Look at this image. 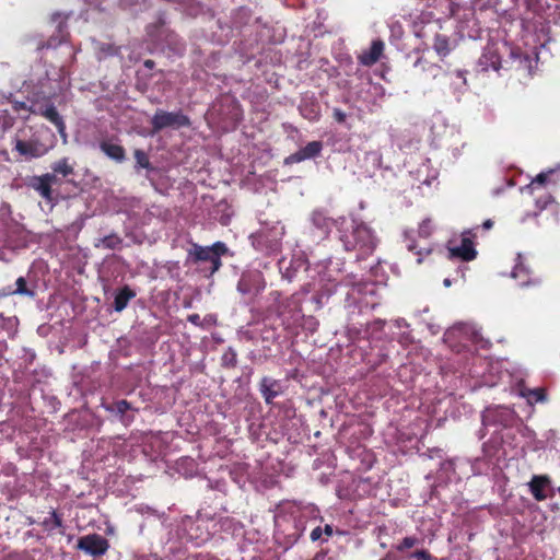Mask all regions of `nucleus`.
Segmentation results:
<instances>
[{
    "label": "nucleus",
    "mask_w": 560,
    "mask_h": 560,
    "mask_svg": "<svg viewBox=\"0 0 560 560\" xmlns=\"http://www.w3.org/2000/svg\"><path fill=\"white\" fill-rule=\"evenodd\" d=\"M282 277L292 281L298 273L303 270L307 272L311 281L305 285V292H315L313 300L322 305L324 299H328L335 291L337 284L341 281L340 262L338 260H324L308 266L302 253L294 254L291 260L282 258L278 262Z\"/></svg>",
    "instance_id": "1"
},
{
    "label": "nucleus",
    "mask_w": 560,
    "mask_h": 560,
    "mask_svg": "<svg viewBox=\"0 0 560 560\" xmlns=\"http://www.w3.org/2000/svg\"><path fill=\"white\" fill-rule=\"evenodd\" d=\"M544 48L545 45L540 44L523 51L518 47H512L508 42H489L478 59L477 67L480 71L511 68L533 75L538 67L539 51Z\"/></svg>",
    "instance_id": "2"
},
{
    "label": "nucleus",
    "mask_w": 560,
    "mask_h": 560,
    "mask_svg": "<svg viewBox=\"0 0 560 560\" xmlns=\"http://www.w3.org/2000/svg\"><path fill=\"white\" fill-rule=\"evenodd\" d=\"M413 34L421 38L427 47L431 46L441 59L447 57L458 44L451 19L442 22L440 19H431L423 14L413 22Z\"/></svg>",
    "instance_id": "3"
},
{
    "label": "nucleus",
    "mask_w": 560,
    "mask_h": 560,
    "mask_svg": "<svg viewBox=\"0 0 560 560\" xmlns=\"http://www.w3.org/2000/svg\"><path fill=\"white\" fill-rule=\"evenodd\" d=\"M479 366L471 370L472 377L479 378V386L493 387L499 384L511 389L513 384L525 380L526 372L506 359H479Z\"/></svg>",
    "instance_id": "4"
},
{
    "label": "nucleus",
    "mask_w": 560,
    "mask_h": 560,
    "mask_svg": "<svg viewBox=\"0 0 560 560\" xmlns=\"http://www.w3.org/2000/svg\"><path fill=\"white\" fill-rule=\"evenodd\" d=\"M339 238L346 250H358V259L371 255L376 247V236L372 229L354 218H340Z\"/></svg>",
    "instance_id": "5"
},
{
    "label": "nucleus",
    "mask_w": 560,
    "mask_h": 560,
    "mask_svg": "<svg viewBox=\"0 0 560 560\" xmlns=\"http://www.w3.org/2000/svg\"><path fill=\"white\" fill-rule=\"evenodd\" d=\"M69 52V61L63 62L61 66H39L37 68L38 79L37 85L40 89V92L44 95H54L57 92H62L68 89L70 85V72L67 69L69 63H73L75 60V55L79 49L73 48L72 46H67Z\"/></svg>",
    "instance_id": "6"
},
{
    "label": "nucleus",
    "mask_w": 560,
    "mask_h": 560,
    "mask_svg": "<svg viewBox=\"0 0 560 560\" xmlns=\"http://www.w3.org/2000/svg\"><path fill=\"white\" fill-rule=\"evenodd\" d=\"M55 145V136L47 129H24L14 140V149L26 160L38 159L47 154Z\"/></svg>",
    "instance_id": "7"
},
{
    "label": "nucleus",
    "mask_w": 560,
    "mask_h": 560,
    "mask_svg": "<svg viewBox=\"0 0 560 560\" xmlns=\"http://www.w3.org/2000/svg\"><path fill=\"white\" fill-rule=\"evenodd\" d=\"M210 517L198 515L183 517L175 528V536L182 542H192L200 546L208 541L212 535Z\"/></svg>",
    "instance_id": "8"
},
{
    "label": "nucleus",
    "mask_w": 560,
    "mask_h": 560,
    "mask_svg": "<svg viewBox=\"0 0 560 560\" xmlns=\"http://www.w3.org/2000/svg\"><path fill=\"white\" fill-rule=\"evenodd\" d=\"M284 235V226L277 223L270 229H261L250 235L252 245L259 252L271 254L280 248L281 238Z\"/></svg>",
    "instance_id": "9"
},
{
    "label": "nucleus",
    "mask_w": 560,
    "mask_h": 560,
    "mask_svg": "<svg viewBox=\"0 0 560 560\" xmlns=\"http://www.w3.org/2000/svg\"><path fill=\"white\" fill-rule=\"evenodd\" d=\"M228 252V247L222 242H217L211 246H200L192 244L189 249V257L195 261H205L210 264V273H214L221 267V256Z\"/></svg>",
    "instance_id": "10"
},
{
    "label": "nucleus",
    "mask_w": 560,
    "mask_h": 560,
    "mask_svg": "<svg viewBox=\"0 0 560 560\" xmlns=\"http://www.w3.org/2000/svg\"><path fill=\"white\" fill-rule=\"evenodd\" d=\"M347 284L351 285L350 291L347 293L348 305H358L360 308H374L377 302L374 300L376 293V285L373 282H352L348 281Z\"/></svg>",
    "instance_id": "11"
},
{
    "label": "nucleus",
    "mask_w": 560,
    "mask_h": 560,
    "mask_svg": "<svg viewBox=\"0 0 560 560\" xmlns=\"http://www.w3.org/2000/svg\"><path fill=\"white\" fill-rule=\"evenodd\" d=\"M301 303L302 299L298 293L292 294L282 302H279L277 313L287 329L294 330L303 319Z\"/></svg>",
    "instance_id": "12"
},
{
    "label": "nucleus",
    "mask_w": 560,
    "mask_h": 560,
    "mask_svg": "<svg viewBox=\"0 0 560 560\" xmlns=\"http://www.w3.org/2000/svg\"><path fill=\"white\" fill-rule=\"evenodd\" d=\"M518 421L516 412L508 406H493L488 407L482 412V424L485 428L494 427L509 428L513 427Z\"/></svg>",
    "instance_id": "13"
},
{
    "label": "nucleus",
    "mask_w": 560,
    "mask_h": 560,
    "mask_svg": "<svg viewBox=\"0 0 560 560\" xmlns=\"http://www.w3.org/2000/svg\"><path fill=\"white\" fill-rule=\"evenodd\" d=\"M475 234L472 230H467L462 233L460 241L457 243L456 240H451L447 244V249L451 258H457L463 261H471L477 256L475 248L474 238Z\"/></svg>",
    "instance_id": "14"
},
{
    "label": "nucleus",
    "mask_w": 560,
    "mask_h": 560,
    "mask_svg": "<svg viewBox=\"0 0 560 560\" xmlns=\"http://www.w3.org/2000/svg\"><path fill=\"white\" fill-rule=\"evenodd\" d=\"M456 339H465L471 341L475 345H481L482 338L475 325L471 324H459L450 329L444 334V342L447 343L452 349L459 351L455 345Z\"/></svg>",
    "instance_id": "15"
},
{
    "label": "nucleus",
    "mask_w": 560,
    "mask_h": 560,
    "mask_svg": "<svg viewBox=\"0 0 560 560\" xmlns=\"http://www.w3.org/2000/svg\"><path fill=\"white\" fill-rule=\"evenodd\" d=\"M189 118L184 115L180 110L178 112H165L158 109L151 118V125L154 131H160L165 128H180L189 126Z\"/></svg>",
    "instance_id": "16"
},
{
    "label": "nucleus",
    "mask_w": 560,
    "mask_h": 560,
    "mask_svg": "<svg viewBox=\"0 0 560 560\" xmlns=\"http://www.w3.org/2000/svg\"><path fill=\"white\" fill-rule=\"evenodd\" d=\"M265 288L266 281L257 269L245 270L237 283V291L243 295H258Z\"/></svg>",
    "instance_id": "17"
},
{
    "label": "nucleus",
    "mask_w": 560,
    "mask_h": 560,
    "mask_svg": "<svg viewBox=\"0 0 560 560\" xmlns=\"http://www.w3.org/2000/svg\"><path fill=\"white\" fill-rule=\"evenodd\" d=\"M30 112L36 115L43 116L45 119L54 124L63 139V142H67V132H66V124L63 121L62 116L58 113L57 108L50 103H33L30 106Z\"/></svg>",
    "instance_id": "18"
},
{
    "label": "nucleus",
    "mask_w": 560,
    "mask_h": 560,
    "mask_svg": "<svg viewBox=\"0 0 560 560\" xmlns=\"http://www.w3.org/2000/svg\"><path fill=\"white\" fill-rule=\"evenodd\" d=\"M67 20L68 15L60 12H55L50 15L49 23L54 27L56 34L51 35L47 43L38 46V49L56 48L66 40L68 36Z\"/></svg>",
    "instance_id": "19"
},
{
    "label": "nucleus",
    "mask_w": 560,
    "mask_h": 560,
    "mask_svg": "<svg viewBox=\"0 0 560 560\" xmlns=\"http://www.w3.org/2000/svg\"><path fill=\"white\" fill-rule=\"evenodd\" d=\"M78 547L92 556H100L108 549L107 540L100 535H88L79 540Z\"/></svg>",
    "instance_id": "20"
},
{
    "label": "nucleus",
    "mask_w": 560,
    "mask_h": 560,
    "mask_svg": "<svg viewBox=\"0 0 560 560\" xmlns=\"http://www.w3.org/2000/svg\"><path fill=\"white\" fill-rule=\"evenodd\" d=\"M510 390L514 395L525 398L529 406H533L536 402H545L547 400V395L544 388L529 389L524 386V380L521 381L520 384H513Z\"/></svg>",
    "instance_id": "21"
},
{
    "label": "nucleus",
    "mask_w": 560,
    "mask_h": 560,
    "mask_svg": "<svg viewBox=\"0 0 560 560\" xmlns=\"http://www.w3.org/2000/svg\"><path fill=\"white\" fill-rule=\"evenodd\" d=\"M385 96V89L380 83L366 81L362 83L361 90L359 91V97L366 104H376Z\"/></svg>",
    "instance_id": "22"
},
{
    "label": "nucleus",
    "mask_w": 560,
    "mask_h": 560,
    "mask_svg": "<svg viewBox=\"0 0 560 560\" xmlns=\"http://www.w3.org/2000/svg\"><path fill=\"white\" fill-rule=\"evenodd\" d=\"M323 150V143L320 141H312L308 142L306 145L302 147L300 150H298L295 153L291 154L285 159L287 163H299L305 160L313 159Z\"/></svg>",
    "instance_id": "23"
},
{
    "label": "nucleus",
    "mask_w": 560,
    "mask_h": 560,
    "mask_svg": "<svg viewBox=\"0 0 560 560\" xmlns=\"http://www.w3.org/2000/svg\"><path fill=\"white\" fill-rule=\"evenodd\" d=\"M528 488L535 500L544 501L547 499V490L551 488L550 478L546 475H535L528 482Z\"/></svg>",
    "instance_id": "24"
},
{
    "label": "nucleus",
    "mask_w": 560,
    "mask_h": 560,
    "mask_svg": "<svg viewBox=\"0 0 560 560\" xmlns=\"http://www.w3.org/2000/svg\"><path fill=\"white\" fill-rule=\"evenodd\" d=\"M312 225L318 231V237H325L330 232L334 224L339 225V221H334L327 217L323 211H313L310 218Z\"/></svg>",
    "instance_id": "25"
},
{
    "label": "nucleus",
    "mask_w": 560,
    "mask_h": 560,
    "mask_svg": "<svg viewBox=\"0 0 560 560\" xmlns=\"http://www.w3.org/2000/svg\"><path fill=\"white\" fill-rule=\"evenodd\" d=\"M18 329L16 317H4L0 314V354L7 348V339L13 338Z\"/></svg>",
    "instance_id": "26"
},
{
    "label": "nucleus",
    "mask_w": 560,
    "mask_h": 560,
    "mask_svg": "<svg viewBox=\"0 0 560 560\" xmlns=\"http://www.w3.org/2000/svg\"><path fill=\"white\" fill-rule=\"evenodd\" d=\"M55 174H44L42 176H35L32 179L31 186L39 192L45 199L51 198V185L56 184Z\"/></svg>",
    "instance_id": "27"
},
{
    "label": "nucleus",
    "mask_w": 560,
    "mask_h": 560,
    "mask_svg": "<svg viewBox=\"0 0 560 560\" xmlns=\"http://www.w3.org/2000/svg\"><path fill=\"white\" fill-rule=\"evenodd\" d=\"M101 151L110 160L122 163L126 160L125 149L113 140H104L100 143Z\"/></svg>",
    "instance_id": "28"
},
{
    "label": "nucleus",
    "mask_w": 560,
    "mask_h": 560,
    "mask_svg": "<svg viewBox=\"0 0 560 560\" xmlns=\"http://www.w3.org/2000/svg\"><path fill=\"white\" fill-rule=\"evenodd\" d=\"M384 50V43L382 40H374L368 50H364L359 60L364 66H372L376 63Z\"/></svg>",
    "instance_id": "29"
},
{
    "label": "nucleus",
    "mask_w": 560,
    "mask_h": 560,
    "mask_svg": "<svg viewBox=\"0 0 560 560\" xmlns=\"http://www.w3.org/2000/svg\"><path fill=\"white\" fill-rule=\"evenodd\" d=\"M260 393L267 404H271L272 400L278 397L281 393V385L278 381L270 377H264L260 382Z\"/></svg>",
    "instance_id": "30"
},
{
    "label": "nucleus",
    "mask_w": 560,
    "mask_h": 560,
    "mask_svg": "<svg viewBox=\"0 0 560 560\" xmlns=\"http://www.w3.org/2000/svg\"><path fill=\"white\" fill-rule=\"evenodd\" d=\"M299 109L302 116L310 121H315L320 116V107L312 97L303 98Z\"/></svg>",
    "instance_id": "31"
},
{
    "label": "nucleus",
    "mask_w": 560,
    "mask_h": 560,
    "mask_svg": "<svg viewBox=\"0 0 560 560\" xmlns=\"http://www.w3.org/2000/svg\"><path fill=\"white\" fill-rule=\"evenodd\" d=\"M135 296L136 292L128 285H125L124 288L119 289L115 293L114 310L116 312L124 311L127 307L129 301L132 300Z\"/></svg>",
    "instance_id": "32"
},
{
    "label": "nucleus",
    "mask_w": 560,
    "mask_h": 560,
    "mask_svg": "<svg viewBox=\"0 0 560 560\" xmlns=\"http://www.w3.org/2000/svg\"><path fill=\"white\" fill-rule=\"evenodd\" d=\"M51 174H55V182H57V176L60 175L62 177H67L74 173V163L71 162L69 158H62L51 164Z\"/></svg>",
    "instance_id": "33"
},
{
    "label": "nucleus",
    "mask_w": 560,
    "mask_h": 560,
    "mask_svg": "<svg viewBox=\"0 0 560 560\" xmlns=\"http://www.w3.org/2000/svg\"><path fill=\"white\" fill-rule=\"evenodd\" d=\"M105 409L120 416L122 423L126 425L133 420V417L127 415V411L131 409V405L127 400H119L113 405H107Z\"/></svg>",
    "instance_id": "34"
},
{
    "label": "nucleus",
    "mask_w": 560,
    "mask_h": 560,
    "mask_svg": "<svg viewBox=\"0 0 560 560\" xmlns=\"http://www.w3.org/2000/svg\"><path fill=\"white\" fill-rule=\"evenodd\" d=\"M518 260H521V256L517 257ZM511 277L514 279L520 280V285L525 287L529 285L532 283H537V281H532L529 278V271L528 269L523 265L522 261H517L514 269L511 272Z\"/></svg>",
    "instance_id": "35"
},
{
    "label": "nucleus",
    "mask_w": 560,
    "mask_h": 560,
    "mask_svg": "<svg viewBox=\"0 0 560 560\" xmlns=\"http://www.w3.org/2000/svg\"><path fill=\"white\" fill-rule=\"evenodd\" d=\"M210 521H213V522H210L212 535H214L219 532H234L236 528V523L229 517L221 516L218 520L210 518Z\"/></svg>",
    "instance_id": "36"
},
{
    "label": "nucleus",
    "mask_w": 560,
    "mask_h": 560,
    "mask_svg": "<svg viewBox=\"0 0 560 560\" xmlns=\"http://www.w3.org/2000/svg\"><path fill=\"white\" fill-rule=\"evenodd\" d=\"M92 43L94 45V50L98 60L109 56H115L119 51V47H116L113 44L101 43L95 39H93Z\"/></svg>",
    "instance_id": "37"
},
{
    "label": "nucleus",
    "mask_w": 560,
    "mask_h": 560,
    "mask_svg": "<svg viewBox=\"0 0 560 560\" xmlns=\"http://www.w3.org/2000/svg\"><path fill=\"white\" fill-rule=\"evenodd\" d=\"M10 294H19V295H25V296L33 298L35 293L33 290L27 289L26 280L23 277H20L15 281V289L9 290L8 292L2 293L3 296L10 295Z\"/></svg>",
    "instance_id": "38"
},
{
    "label": "nucleus",
    "mask_w": 560,
    "mask_h": 560,
    "mask_svg": "<svg viewBox=\"0 0 560 560\" xmlns=\"http://www.w3.org/2000/svg\"><path fill=\"white\" fill-rule=\"evenodd\" d=\"M120 243H121V240L119 236H117L116 234H110V235L100 238L95 243V246L108 248V249H115L119 246Z\"/></svg>",
    "instance_id": "39"
},
{
    "label": "nucleus",
    "mask_w": 560,
    "mask_h": 560,
    "mask_svg": "<svg viewBox=\"0 0 560 560\" xmlns=\"http://www.w3.org/2000/svg\"><path fill=\"white\" fill-rule=\"evenodd\" d=\"M43 526L48 532H52L55 529L61 528L62 527L61 517L55 511H52L49 514V516L45 517V520L43 521Z\"/></svg>",
    "instance_id": "40"
},
{
    "label": "nucleus",
    "mask_w": 560,
    "mask_h": 560,
    "mask_svg": "<svg viewBox=\"0 0 560 560\" xmlns=\"http://www.w3.org/2000/svg\"><path fill=\"white\" fill-rule=\"evenodd\" d=\"M385 326V322L382 319H376L372 323H370L366 327V334L372 339H381L382 338V331Z\"/></svg>",
    "instance_id": "41"
},
{
    "label": "nucleus",
    "mask_w": 560,
    "mask_h": 560,
    "mask_svg": "<svg viewBox=\"0 0 560 560\" xmlns=\"http://www.w3.org/2000/svg\"><path fill=\"white\" fill-rule=\"evenodd\" d=\"M135 159H136V168L137 170H139V168L150 170L151 168L149 156L144 151L136 150Z\"/></svg>",
    "instance_id": "42"
},
{
    "label": "nucleus",
    "mask_w": 560,
    "mask_h": 560,
    "mask_svg": "<svg viewBox=\"0 0 560 560\" xmlns=\"http://www.w3.org/2000/svg\"><path fill=\"white\" fill-rule=\"evenodd\" d=\"M13 117L10 115L7 108H0V131L9 129L13 125Z\"/></svg>",
    "instance_id": "43"
},
{
    "label": "nucleus",
    "mask_w": 560,
    "mask_h": 560,
    "mask_svg": "<svg viewBox=\"0 0 560 560\" xmlns=\"http://www.w3.org/2000/svg\"><path fill=\"white\" fill-rule=\"evenodd\" d=\"M413 66H415V68L421 67L422 71L430 72L432 74V77H436V74L440 70V67H438L436 65H433V63H429V62L424 61L422 58H418Z\"/></svg>",
    "instance_id": "44"
},
{
    "label": "nucleus",
    "mask_w": 560,
    "mask_h": 560,
    "mask_svg": "<svg viewBox=\"0 0 560 560\" xmlns=\"http://www.w3.org/2000/svg\"><path fill=\"white\" fill-rule=\"evenodd\" d=\"M433 232V224L430 219L423 220L418 229V234L420 237L428 238Z\"/></svg>",
    "instance_id": "45"
},
{
    "label": "nucleus",
    "mask_w": 560,
    "mask_h": 560,
    "mask_svg": "<svg viewBox=\"0 0 560 560\" xmlns=\"http://www.w3.org/2000/svg\"><path fill=\"white\" fill-rule=\"evenodd\" d=\"M318 323L313 316H304L301 320L299 327H302L304 330H307L310 332H314L317 329Z\"/></svg>",
    "instance_id": "46"
},
{
    "label": "nucleus",
    "mask_w": 560,
    "mask_h": 560,
    "mask_svg": "<svg viewBox=\"0 0 560 560\" xmlns=\"http://www.w3.org/2000/svg\"><path fill=\"white\" fill-rule=\"evenodd\" d=\"M557 170H549L547 172H542L536 176V178L532 182L530 187L536 184L542 185L547 180H551V177L556 174Z\"/></svg>",
    "instance_id": "47"
},
{
    "label": "nucleus",
    "mask_w": 560,
    "mask_h": 560,
    "mask_svg": "<svg viewBox=\"0 0 560 560\" xmlns=\"http://www.w3.org/2000/svg\"><path fill=\"white\" fill-rule=\"evenodd\" d=\"M223 364L226 366H234L236 364V353L229 349L222 357Z\"/></svg>",
    "instance_id": "48"
},
{
    "label": "nucleus",
    "mask_w": 560,
    "mask_h": 560,
    "mask_svg": "<svg viewBox=\"0 0 560 560\" xmlns=\"http://www.w3.org/2000/svg\"><path fill=\"white\" fill-rule=\"evenodd\" d=\"M418 542V539L415 537H405L402 541L398 546V550L404 551L406 549H410L413 546H416Z\"/></svg>",
    "instance_id": "49"
},
{
    "label": "nucleus",
    "mask_w": 560,
    "mask_h": 560,
    "mask_svg": "<svg viewBox=\"0 0 560 560\" xmlns=\"http://www.w3.org/2000/svg\"><path fill=\"white\" fill-rule=\"evenodd\" d=\"M106 0H85V3L90 7V10L103 11L106 9L104 5Z\"/></svg>",
    "instance_id": "50"
},
{
    "label": "nucleus",
    "mask_w": 560,
    "mask_h": 560,
    "mask_svg": "<svg viewBox=\"0 0 560 560\" xmlns=\"http://www.w3.org/2000/svg\"><path fill=\"white\" fill-rule=\"evenodd\" d=\"M552 203H553V199H552V197L550 195H547V196L541 197V198L536 200V206L540 210L546 209L549 205H552Z\"/></svg>",
    "instance_id": "51"
},
{
    "label": "nucleus",
    "mask_w": 560,
    "mask_h": 560,
    "mask_svg": "<svg viewBox=\"0 0 560 560\" xmlns=\"http://www.w3.org/2000/svg\"><path fill=\"white\" fill-rule=\"evenodd\" d=\"M318 515V511L314 505H307L302 510V516L316 518Z\"/></svg>",
    "instance_id": "52"
},
{
    "label": "nucleus",
    "mask_w": 560,
    "mask_h": 560,
    "mask_svg": "<svg viewBox=\"0 0 560 560\" xmlns=\"http://www.w3.org/2000/svg\"><path fill=\"white\" fill-rule=\"evenodd\" d=\"M457 82H453L454 84H460L463 86L466 85V72L465 71H462V70H456L453 74H452Z\"/></svg>",
    "instance_id": "53"
},
{
    "label": "nucleus",
    "mask_w": 560,
    "mask_h": 560,
    "mask_svg": "<svg viewBox=\"0 0 560 560\" xmlns=\"http://www.w3.org/2000/svg\"><path fill=\"white\" fill-rule=\"evenodd\" d=\"M412 558L416 560H430V555L424 550H418L412 553Z\"/></svg>",
    "instance_id": "54"
},
{
    "label": "nucleus",
    "mask_w": 560,
    "mask_h": 560,
    "mask_svg": "<svg viewBox=\"0 0 560 560\" xmlns=\"http://www.w3.org/2000/svg\"><path fill=\"white\" fill-rule=\"evenodd\" d=\"M323 535V530L319 526L315 527L312 532H311V539L312 541H317L320 539Z\"/></svg>",
    "instance_id": "55"
},
{
    "label": "nucleus",
    "mask_w": 560,
    "mask_h": 560,
    "mask_svg": "<svg viewBox=\"0 0 560 560\" xmlns=\"http://www.w3.org/2000/svg\"><path fill=\"white\" fill-rule=\"evenodd\" d=\"M346 113H343L342 110L338 109V108H335L334 109V118L338 121V122H343L346 120Z\"/></svg>",
    "instance_id": "56"
},
{
    "label": "nucleus",
    "mask_w": 560,
    "mask_h": 560,
    "mask_svg": "<svg viewBox=\"0 0 560 560\" xmlns=\"http://www.w3.org/2000/svg\"><path fill=\"white\" fill-rule=\"evenodd\" d=\"M188 320L196 325V326H200L201 325V318L198 314H191L188 316Z\"/></svg>",
    "instance_id": "57"
},
{
    "label": "nucleus",
    "mask_w": 560,
    "mask_h": 560,
    "mask_svg": "<svg viewBox=\"0 0 560 560\" xmlns=\"http://www.w3.org/2000/svg\"><path fill=\"white\" fill-rule=\"evenodd\" d=\"M394 325L397 327V328H405V327H408V323L406 322V319L404 318H397L394 320Z\"/></svg>",
    "instance_id": "58"
},
{
    "label": "nucleus",
    "mask_w": 560,
    "mask_h": 560,
    "mask_svg": "<svg viewBox=\"0 0 560 560\" xmlns=\"http://www.w3.org/2000/svg\"><path fill=\"white\" fill-rule=\"evenodd\" d=\"M121 3L125 5V7H129L130 9H132L135 12H137V9H133V7H136L138 4V0H121Z\"/></svg>",
    "instance_id": "59"
},
{
    "label": "nucleus",
    "mask_w": 560,
    "mask_h": 560,
    "mask_svg": "<svg viewBox=\"0 0 560 560\" xmlns=\"http://www.w3.org/2000/svg\"><path fill=\"white\" fill-rule=\"evenodd\" d=\"M406 247L408 248V250L410 252H413L416 250L417 246L415 244V242L412 240H407V244H406Z\"/></svg>",
    "instance_id": "60"
},
{
    "label": "nucleus",
    "mask_w": 560,
    "mask_h": 560,
    "mask_svg": "<svg viewBox=\"0 0 560 560\" xmlns=\"http://www.w3.org/2000/svg\"><path fill=\"white\" fill-rule=\"evenodd\" d=\"M148 35L153 39V40H158L159 38V34H155L152 30H151V26L148 27Z\"/></svg>",
    "instance_id": "61"
},
{
    "label": "nucleus",
    "mask_w": 560,
    "mask_h": 560,
    "mask_svg": "<svg viewBox=\"0 0 560 560\" xmlns=\"http://www.w3.org/2000/svg\"><path fill=\"white\" fill-rule=\"evenodd\" d=\"M324 532L328 537H330L332 535V526L326 525Z\"/></svg>",
    "instance_id": "62"
},
{
    "label": "nucleus",
    "mask_w": 560,
    "mask_h": 560,
    "mask_svg": "<svg viewBox=\"0 0 560 560\" xmlns=\"http://www.w3.org/2000/svg\"><path fill=\"white\" fill-rule=\"evenodd\" d=\"M270 296L273 299V301L278 302L281 294L278 291L271 292Z\"/></svg>",
    "instance_id": "63"
},
{
    "label": "nucleus",
    "mask_w": 560,
    "mask_h": 560,
    "mask_svg": "<svg viewBox=\"0 0 560 560\" xmlns=\"http://www.w3.org/2000/svg\"><path fill=\"white\" fill-rule=\"evenodd\" d=\"M143 560H162L156 555H150L145 557Z\"/></svg>",
    "instance_id": "64"
}]
</instances>
